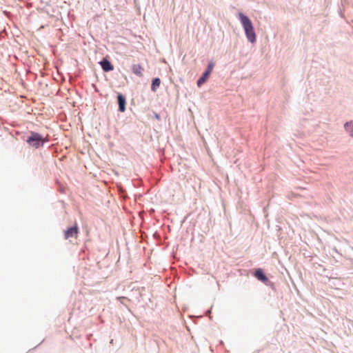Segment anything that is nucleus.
I'll use <instances>...</instances> for the list:
<instances>
[{"label":"nucleus","instance_id":"nucleus-6","mask_svg":"<svg viewBox=\"0 0 353 353\" xmlns=\"http://www.w3.org/2000/svg\"><path fill=\"white\" fill-rule=\"evenodd\" d=\"M79 232V228L77 225L68 227L64 232L66 239L76 236Z\"/></svg>","mask_w":353,"mask_h":353},{"label":"nucleus","instance_id":"nucleus-12","mask_svg":"<svg viewBox=\"0 0 353 353\" xmlns=\"http://www.w3.org/2000/svg\"><path fill=\"white\" fill-rule=\"evenodd\" d=\"M145 290V287H142L141 288H137L135 290V292H138V294L139 297L143 296L142 291Z\"/></svg>","mask_w":353,"mask_h":353},{"label":"nucleus","instance_id":"nucleus-8","mask_svg":"<svg viewBox=\"0 0 353 353\" xmlns=\"http://www.w3.org/2000/svg\"><path fill=\"white\" fill-rule=\"evenodd\" d=\"M210 75L208 73L203 72L201 77L196 81V85L198 87H201L206 81L209 79Z\"/></svg>","mask_w":353,"mask_h":353},{"label":"nucleus","instance_id":"nucleus-7","mask_svg":"<svg viewBox=\"0 0 353 353\" xmlns=\"http://www.w3.org/2000/svg\"><path fill=\"white\" fill-rule=\"evenodd\" d=\"M143 68L140 64H133L132 65V72L133 74L137 75L138 77L143 76Z\"/></svg>","mask_w":353,"mask_h":353},{"label":"nucleus","instance_id":"nucleus-13","mask_svg":"<svg viewBox=\"0 0 353 353\" xmlns=\"http://www.w3.org/2000/svg\"><path fill=\"white\" fill-rule=\"evenodd\" d=\"M154 117L157 120H160L161 119L160 115L157 113H154Z\"/></svg>","mask_w":353,"mask_h":353},{"label":"nucleus","instance_id":"nucleus-9","mask_svg":"<svg viewBox=\"0 0 353 353\" xmlns=\"http://www.w3.org/2000/svg\"><path fill=\"white\" fill-rule=\"evenodd\" d=\"M161 84V79L159 77H154L152 80L151 83V90L152 92H156L157 90L159 88Z\"/></svg>","mask_w":353,"mask_h":353},{"label":"nucleus","instance_id":"nucleus-11","mask_svg":"<svg viewBox=\"0 0 353 353\" xmlns=\"http://www.w3.org/2000/svg\"><path fill=\"white\" fill-rule=\"evenodd\" d=\"M214 67V63L212 61L208 62L206 69L205 70V72L208 73L210 76L212 70Z\"/></svg>","mask_w":353,"mask_h":353},{"label":"nucleus","instance_id":"nucleus-4","mask_svg":"<svg viewBox=\"0 0 353 353\" xmlns=\"http://www.w3.org/2000/svg\"><path fill=\"white\" fill-rule=\"evenodd\" d=\"M99 65H101L102 70L105 72H108L112 71L114 70V65L111 63V61L107 58L103 57L99 62Z\"/></svg>","mask_w":353,"mask_h":353},{"label":"nucleus","instance_id":"nucleus-2","mask_svg":"<svg viewBox=\"0 0 353 353\" xmlns=\"http://www.w3.org/2000/svg\"><path fill=\"white\" fill-rule=\"evenodd\" d=\"M26 141L30 146L34 147L36 149L42 147L46 142L42 134L33 131L30 132V135L27 137Z\"/></svg>","mask_w":353,"mask_h":353},{"label":"nucleus","instance_id":"nucleus-1","mask_svg":"<svg viewBox=\"0 0 353 353\" xmlns=\"http://www.w3.org/2000/svg\"><path fill=\"white\" fill-rule=\"evenodd\" d=\"M238 19L243 26L248 41L251 43L256 42V35L251 19L243 12H239Z\"/></svg>","mask_w":353,"mask_h":353},{"label":"nucleus","instance_id":"nucleus-14","mask_svg":"<svg viewBox=\"0 0 353 353\" xmlns=\"http://www.w3.org/2000/svg\"><path fill=\"white\" fill-rule=\"evenodd\" d=\"M210 311H211L210 310H208L207 311V313H208H208H210Z\"/></svg>","mask_w":353,"mask_h":353},{"label":"nucleus","instance_id":"nucleus-10","mask_svg":"<svg viewBox=\"0 0 353 353\" xmlns=\"http://www.w3.org/2000/svg\"><path fill=\"white\" fill-rule=\"evenodd\" d=\"M344 128L345 130L349 133V134L353 137V121H347L344 124Z\"/></svg>","mask_w":353,"mask_h":353},{"label":"nucleus","instance_id":"nucleus-3","mask_svg":"<svg viewBox=\"0 0 353 353\" xmlns=\"http://www.w3.org/2000/svg\"><path fill=\"white\" fill-rule=\"evenodd\" d=\"M253 276L259 281L262 282L267 286L272 287L274 283L270 281L268 277L265 274L264 270L262 268H256L253 272Z\"/></svg>","mask_w":353,"mask_h":353},{"label":"nucleus","instance_id":"nucleus-5","mask_svg":"<svg viewBox=\"0 0 353 353\" xmlns=\"http://www.w3.org/2000/svg\"><path fill=\"white\" fill-rule=\"evenodd\" d=\"M117 103L119 105L118 110L120 112H124L126 109V97L122 93H117Z\"/></svg>","mask_w":353,"mask_h":353}]
</instances>
